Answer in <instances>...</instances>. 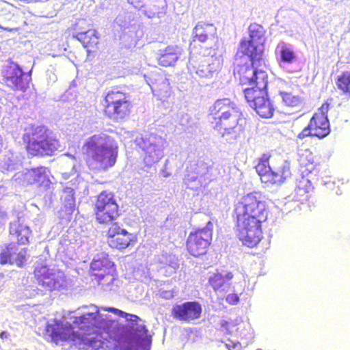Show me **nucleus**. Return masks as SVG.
Here are the masks:
<instances>
[{
  "label": "nucleus",
  "instance_id": "54",
  "mask_svg": "<svg viewBox=\"0 0 350 350\" xmlns=\"http://www.w3.org/2000/svg\"><path fill=\"white\" fill-rule=\"evenodd\" d=\"M0 29H3L4 30H6L8 31H12V29L8 28V27H3L0 25Z\"/></svg>",
  "mask_w": 350,
  "mask_h": 350
},
{
  "label": "nucleus",
  "instance_id": "51",
  "mask_svg": "<svg viewBox=\"0 0 350 350\" xmlns=\"http://www.w3.org/2000/svg\"><path fill=\"white\" fill-rule=\"evenodd\" d=\"M0 218L3 220L7 218V212L3 207H0Z\"/></svg>",
  "mask_w": 350,
  "mask_h": 350
},
{
  "label": "nucleus",
  "instance_id": "50",
  "mask_svg": "<svg viewBox=\"0 0 350 350\" xmlns=\"http://www.w3.org/2000/svg\"><path fill=\"white\" fill-rule=\"evenodd\" d=\"M161 296L166 299H170L174 297V293L170 291H163L161 293Z\"/></svg>",
  "mask_w": 350,
  "mask_h": 350
},
{
  "label": "nucleus",
  "instance_id": "57",
  "mask_svg": "<svg viewBox=\"0 0 350 350\" xmlns=\"http://www.w3.org/2000/svg\"><path fill=\"white\" fill-rule=\"evenodd\" d=\"M3 278V275L2 273H0V280H1Z\"/></svg>",
  "mask_w": 350,
  "mask_h": 350
},
{
  "label": "nucleus",
  "instance_id": "23",
  "mask_svg": "<svg viewBox=\"0 0 350 350\" xmlns=\"http://www.w3.org/2000/svg\"><path fill=\"white\" fill-rule=\"evenodd\" d=\"M189 168L193 170L206 184L213 180L219 174L217 169L210 160L204 161L199 159L196 163L191 164Z\"/></svg>",
  "mask_w": 350,
  "mask_h": 350
},
{
  "label": "nucleus",
  "instance_id": "15",
  "mask_svg": "<svg viewBox=\"0 0 350 350\" xmlns=\"http://www.w3.org/2000/svg\"><path fill=\"white\" fill-rule=\"evenodd\" d=\"M8 86L14 90L25 91L28 87L31 77L23 72L22 68L15 63H10L3 71Z\"/></svg>",
  "mask_w": 350,
  "mask_h": 350
},
{
  "label": "nucleus",
  "instance_id": "53",
  "mask_svg": "<svg viewBox=\"0 0 350 350\" xmlns=\"http://www.w3.org/2000/svg\"><path fill=\"white\" fill-rule=\"evenodd\" d=\"M162 174L164 177H167L170 175V174L166 172L165 170H162Z\"/></svg>",
  "mask_w": 350,
  "mask_h": 350
},
{
  "label": "nucleus",
  "instance_id": "3",
  "mask_svg": "<svg viewBox=\"0 0 350 350\" xmlns=\"http://www.w3.org/2000/svg\"><path fill=\"white\" fill-rule=\"evenodd\" d=\"M210 111L212 127L229 143L234 142L243 131L245 118L236 103L229 98L217 100Z\"/></svg>",
  "mask_w": 350,
  "mask_h": 350
},
{
  "label": "nucleus",
  "instance_id": "48",
  "mask_svg": "<svg viewBox=\"0 0 350 350\" xmlns=\"http://www.w3.org/2000/svg\"><path fill=\"white\" fill-rule=\"evenodd\" d=\"M46 77H47L48 83L49 84H52V83H55L57 79L56 75L54 72H53L52 71L48 70L46 72Z\"/></svg>",
  "mask_w": 350,
  "mask_h": 350
},
{
  "label": "nucleus",
  "instance_id": "26",
  "mask_svg": "<svg viewBox=\"0 0 350 350\" xmlns=\"http://www.w3.org/2000/svg\"><path fill=\"white\" fill-rule=\"evenodd\" d=\"M31 234V231L29 226L21 223L19 219L17 221L11 222L10 224L11 239H16L18 244H27Z\"/></svg>",
  "mask_w": 350,
  "mask_h": 350
},
{
  "label": "nucleus",
  "instance_id": "60",
  "mask_svg": "<svg viewBox=\"0 0 350 350\" xmlns=\"http://www.w3.org/2000/svg\"><path fill=\"white\" fill-rule=\"evenodd\" d=\"M256 350H262V349H257Z\"/></svg>",
  "mask_w": 350,
  "mask_h": 350
},
{
  "label": "nucleus",
  "instance_id": "19",
  "mask_svg": "<svg viewBox=\"0 0 350 350\" xmlns=\"http://www.w3.org/2000/svg\"><path fill=\"white\" fill-rule=\"evenodd\" d=\"M245 100L250 106L262 118H268L273 116L274 109L271 105L267 96L255 98L252 90H243Z\"/></svg>",
  "mask_w": 350,
  "mask_h": 350
},
{
  "label": "nucleus",
  "instance_id": "27",
  "mask_svg": "<svg viewBox=\"0 0 350 350\" xmlns=\"http://www.w3.org/2000/svg\"><path fill=\"white\" fill-rule=\"evenodd\" d=\"M310 122V126H313L314 129L315 137L322 139L329 134V122L327 116L314 115Z\"/></svg>",
  "mask_w": 350,
  "mask_h": 350
},
{
  "label": "nucleus",
  "instance_id": "24",
  "mask_svg": "<svg viewBox=\"0 0 350 350\" xmlns=\"http://www.w3.org/2000/svg\"><path fill=\"white\" fill-rule=\"evenodd\" d=\"M233 278L232 273L223 271L210 273L208 284L216 293H226L231 286V280Z\"/></svg>",
  "mask_w": 350,
  "mask_h": 350
},
{
  "label": "nucleus",
  "instance_id": "55",
  "mask_svg": "<svg viewBox=\"0 0 350 350\" xmlns=\"http://www.w3.org/2000/svg\"><path fill=\"white\" fill-rule=\"evenodd\" d=\"M163 84H164V86H165L166 88H168L169 83H168V82L167 81V80H166V79H165V81H164Z\"/></svg>",
  "mask_w": 350,
  "mask_h": 350
},
{
  "label": "nucleus",
  "instance_id": "21",
  "mask_svg": "<svg viewBox=\"0 0 350 350\" xmlns=\"http://www.w3.org/2000/svg\"><path fill=\"white\" fill-rule=\"evenodd\" d=\"M26 254L25 248L20 250L16 243H11L1 252L0 263L9 262L12 265H16L18 267H22L26 261Z\"/></svg>",
  "mask_w": 350,
  "mask_h": 350
},
{
  "label": "nucleus",
  "instance_id": "14",
  "mask_svg": "<svg viewBox=\"0 0 350 350\" xmlns=\"http://www.w3.org/2000/svg\"><path fill=\"white\" fill-rule=\"evenodd\" d=\"M217 40L215 26L213 24L199 22L192 30L190 44L199 42L212 52L217 47Z\"/></svg>",
  "mask_w": 350,
  "mask_h": 350
},
{
  "label": "nucleus",
  "instance_id": "33",
  "mask_svg": "<svg viewBox=\"0 0 350 350\" xmlns=\"http://www.w3.org/2000/svg\"><path fill=\"white\" fill-rule=\"evenodd\" d=\"M187 171L184 180L187 188L194 190L206 185L189 167H187Z\"/></svg>",
  "mask_w": 350,
  "mask_h": 350
},
{
  "label": "nucleus",
  "instance_id": "2",
  "mask_svg": "<svg viewBox=\"0 0 350 350\" xmlns=\"http://www.w3.org/2000/svg\"><path fill=\"white\" fill-rule=\"evenodd\" d=\"M234 211L239 239L248 247L256 245L262 237L261 224L267 218L265 202L249 193L236 205Z\"/></svg>",
  "mask_w": 350,
  "mask_h": 350
},
{
  "label": "nucleus",
  "instance_id": "46",
  "mask_svg": "<svg viewBox=\"0 0 350 350\" xmlns=\"http://www.w3.org/2000/svg\"><path fill=\"white\" fill-rule=\"evenodd\" d=\"M226 301L230 305H236L239 301V297L237 294L230 293L226 296Z\"/></svg>",
  "mask_w": 350,
  "mask_h": 350
},
{
  "label": "nucleus",
  "instance_id": "8",
  "mask_svg": "<svg viewBox=\"0 0 350 350\" xmlns=\"http://www.w3.org/2000/svg\"><path fill=\"white\" fill-rule=\"evenodd\" d=\"M38 290L44 294L67 289L68 282L64 273L46 265L37 266L34 270Z\"/></svg>",
  "mask_w": 350,
  "mask_h": 350
},
{
  "label": "nucleus",
  "instance_id": "40",
  "mask_svg": "<svg viewBox=\"0 0 350 350\" xmlns=\"http://www.w3.org/2000/svg\"><path fill=\"white\" fill-rule=\"evenodd\" d=\"M241 322V319H239V318H237L234 321H225V320H222L221 321V326L224 328H225V329L228 332H232V327L236 326V325H239L240 323Z\"/></svg>",
  "mask_w": 350,
  "mask_h": 350
},
{
  "label": "nucleus",
  "instance_id": "32",
  "mask_svg": "<svg viewBox=\"0 0 350 350\" xmlns=\"http://www.w3.org/2000/svg\"><path fill=\"white\" fill-rule=\"evenodd\" d=\"M283 174L282 175H274L273 170L271 169L269 172L265 174L260 177L262 183H273V184H280L284 181L288 177H289V172L288 171V167H284L283 170Z\"/></svg>",
  "mask_w": 350,
  "mask_h": 350
},
{
  "label": "nucleus",
  "instance_id": "45",
  "mask_svg": "<svg viewBox=\"0 0 350 350\" xmlns=\"http://www.w3.org/2000/svg\"><path fill=\"white\" fill-rule=\"evenodd\" d=\"M284 167H288V171L289 172V176H291V170H290V163L286 161H283L280 166L278 167V169L273 170L274 175H282L283 174V170H284Z\"/></svg>",
  "mask_w": 350,
  "mask_h": 350
},
{
  "label": "nucleus",
  "instance_id": "20",
  "mask_svg": "<svg viewBox=\"0 0 350 350\" xmlns=\"http://www.w3.org/2000/svg\"><path fill=\"white\" fill-rule=\"evenodd\" d=\"M108 243L112 248L122 250L127 247L133 241L134 236L117 224H113L108 230Z\"/></svg>",
  "mask_w": 350,
  "mask_h": 350
},
{
  "label": "nucleus",
  "instance_id": "36",
  "mask_svg": "<svg viewBox=\"0 0 350 350\" xmlns=\"http://www.w3.org/2000/svg\"><path fill=\"white\" fill-rule=\"evenodd\" d=\"M158 261L163 267L169 266L173 271H175L179 267L177 257L172 254H162L158 257Z\"/></svg>",
  "mask_w": 350,
  "mask_h": 350
},
{
  "label": "nucleus",
  "instance_id": "4",
  "mask_svg": "<svg viewBox=\"0 0 350 350\" xmlns=\"http://www.w3.org/2000/svg\"><path fill=\"white\" fill-rule=\"evenodd\" d=\"M118 148L113 138L105 133L89 137L82 148L88 157L87 165L89 169L96 172L106 171L115 164Z\"/></svg>",
  "mask_w": 350,
  "mask_h": 350
},
{
  "label": "nucleus",
  "instance_id": "25",
  "mask_svg": "<svg viewBox=\"0 0 350 350\" xmlns=\"http://www.w3.org/2000/svg\"><path fill=\"white\" fill-rule=\"evenodd\" d=\"M275 54L280 66L283 68L293 64L297 59L293 45L284 41H280L278 44Z\"/></svg>",
  "mask_w": 350,
  "mask_h": 350
},
{
  "label": "nucleus",
  "instance_id": "42",
  "mask_svg": "<svg viewBox=\"0 0 350 350\" xmlns=\"http://www.w3.org/2000/svg\"><path fill=\"white\" fill-rule=\"evenodd\" d=\"M20 166L21 164L18 162H14L11 159L9 158L4 162L3 167L7 171L12 172L17 170Z\"/></svg>",
  "mask_w": 350,
  "mask_h": 350
},
{
  "label": "nucleus",
  "instance_id": "12",
  "mask_svg": "<svg viewBox=\"0 0 350 350\" xmlns=\"http://www.w3.org/2000/svg\"><path fill=\"white\" fill-rule=\"evenodd\" d=\"M96 217L100 224L112 222L118 216V205L111 193L101 192L95 204Z\"/></svg>",
  "mask_w": 350,
  "mask_h": 350
},
{
  "label": "nucleus",
  "instance_id": "18",
  "mask_svg": "<svg viewBox=\"0 0 350 350\" xmlns=\"http://www.w3.org/2000/svg\"><path fill=\"white\" fill-rule=\"evenodd\" d=\"M149 18H162L165 14V0H128Z\"/></svg>",
  "mask_w": 350,
  "mask_h": 350
},
{
  "label": "nucleus",
  "instance_id": "17",
  "mask_svg": "<svg viewBox=\"0 0 350 350\" xmlns=\"http://www.w3.org/2000/svg\"><path fill=\"white\" fill-rule=\"evenodd\" d=\"M202 311V308L199 302L187 301L174 305L172 310V314L176 320L190 322L198 319Z\"/></svg>",
  "mask_w": 350,
  "mask_h": 350
},
{
  "label": "nucleus",
  "instance_id": "16",
  "mask_svg": "<svg viewBox=\"0 0 350 350\" xmlns=\"http://www.w3.org/2000/svg\"><path fill=\"white\" fill-rule=\"evenodd\" d=\"M114 263L109 259L108 254L105 252L96 254L90 265V271L92 275L98 278V282L107 278L109 281L113 280L112 272Z\"/></svg>",
  "mask_w": 350,
  "mask_h": 350
},
{
  "label": "nucleus",
  "instance_id": "39",
  "mask_svg": "<svg viewBox=\"0 0 350 350\" xmlns=\"http://www.w3.org/2000/svg\"><path fill=\"white\" fill-rule=\"evenodd\" d=\"M310 191L308 190V189H301L295 187V198L297 201H304L305 200H307L308 198L309 192Z\"/></svg>",
  "mask_w": 350,
  "mask_h": 350
},
{
  "label": "nucleus",
  "instance_id": "6",
  "mask_svg": "<svg viewBox=\"0 0 350 350\" xmlns=\"http://www.w3.org/2000/svg\"><path fill=\"white\" fill-rule=\"evenodd\" d=\"M259 66H251L250 64H237L234 69V77L239 80L241 85H248L250 88L243 90H252L255 98L267 96V74L259 69Z\"/></svg>",
  "mask_w": 350,
  "mask_h": 350
},
{
  "label": "nucleus",
  "instance_id": "29",
  "mask_svg": "<svg viewBox=\"0 0 350 350\" xmlns=\"http://www.w3.org/2000/svg\"><path fill=\"white\" fill-rule=\"evenodd\" d=\"M35 184L38 187L44 188L45 190L51 189V182L49 178L50 172L45 167H38L31 168Z\"/></svg>",
  "mask_w": 350,
  "mask_h": 350
},
{
  "label": "nucleus",
  "instance_id": "38",
  "mask_svg": "<svg viewBox=\"0 0 350 350\" xmlns=\"http://www.w3.org/2000/svg\"><path fill=\"white\" fill-rule=\"evenodd\" d=\"M280 94L283 102L287 106H297L300 103V98L299 96L292 95L291 93L280 92Z\"/></svg>",
  "mask_w": 350,
  "mask_h": 350
},
{
  "label": "nucleus",
  "instance_id": "28",
  "mask_svg": "<svg viewBox=\"0 0 350 350\" xmlns=\"http://www.w3.org/2000/svg\"><path fill=\"white\" fill-rule=\"evenodd\" d=\"M73 38L81 42L84 48L87 51H90V48H93L98 43V37L97 32L94 29H88L85 31L77 32L73 34Z\"/></svg>",
  "mask_w": 350,
  "mask_h": 350
},
{
  "label": "nucleus",
  "instance_id": "34",
  "mask_svg": "<svg viewBox=\"0 0 350 350\" xmlns=\"http://www.w3.org/2000/svg\"><path fill=\"white\" fill-rule=\"evenodd\" d=\"M12 178L18 184L28 185L35 184L31 169H25L14 174Z\"/></svg>",
  "mask_w": 350,
  "mask_h": 350
},
{
  "label": "nucleus",
  "instance_id": "13",
  "mask_svg": "<svg viewBox=\"0 0 350 350\" xmlns=\"http://www.w3.org/2000/svg\"><path fill=\"white\" fill-rule=\"evenodd\" d=\"M213 225L208 221L206 226L191 232L187 241L188 252L193 256L203 255L212 240Z\"/></svg>",
  "mask_w": 350,
  "mask_h": 350
},
{
  "label": "nucleus",
  "instance_id": "56",
  "mask_svg": "<svg viewBox=\"0 0 350 350\" xmlns=\"http://www.w3.org/2000/svg\"><path fill=\"white\" fill-rule=\"evenodd\" d=\"M63 175L65 179H68L70 177L69 174H68L67 173H64Z\"/></svg>",
  "mask_w": 350,
  "mask_h": 350
},
{
  "label": "nucleus",
  "instance_id": "43",
  "mask_svg": "<svg viewBox=\"0 0 350 350\" xmlns=\"http://www.w3.org/2000/svg\"><path fill=\"white\" fill-rule=\"evenodd\" d=\"M255 168L256 172L259 175L260 178L271 170V168L265 162L258 163Z\"/></svg>",
  "mask_w": 350,
  "mask_h": 350
},
{
  "label": "nucleus",
  "instance_id": "37",
  "mask_svg": "<svg viewBox=\"0 0 350 350\" xmlns=\"http://www.w3.org/2000/svg\"><path fill=\"white\" fill-rule=\"evenodd\" d=\"M338 88L344 92H349L350 90V71H346L338 77L337 81Z\"/></svg>",
  "mask_w": 350,
  "mask_h": 350
},
{
  "label": "nucleus",
  "instance_id": "7",
  "mask_svg": "<svg viewBox=\"0 0 350 350\" xmlns=\"http://www.w3.org/2000/svg\"><path fill=\"white\" fill-rule=\"evenodd\" d=\"M250 40L241 42L239 51L245 57L243 59L248 60L251 66H260L266 40L265 30L262 25L256 23L251 24L248 28Z\"/></svg>",
  "mask_w": 350,
  "mask_h": 350
},
{
  "label": "nucleus",
  "instance_id": "52",
  "mask_svg": "<svg viewBox=\"0 0 350 350\" xmlns=\"http://www.w3.org/2000/svg\"><path fill=\"white\" fill-rule=\"evenodd\" d=\"M10 337V334L8 332L3 331L0 333V338L2 339H6Z\"/></svg>",
  "mask_w": 350,
  "mask_h": 350
},
{
  "label": "nucleus",
  "instance_id": "9",
  "mask_svg": "<svg viewBox=\"0 0 350 350\" xmlns=\"http://www.w3.org/2000/svg\"><path fill=\"white\" fill-rule=\"evenodd\" d=\"M135 142L144 152V161L147 166L153 165L163 158L167 145L165 138L155 133L137 137Z\"/></svg>",
  "mask_w": 350,
  "mask_h": 350
},
{
  "label": "nucleus",
  "instance_id": "47",
  "mask_svg": "<svg viewBox=\"0 0 350 350\" xmlns=\"http://www.w3.org/2000/svg\"><path fill=\"white\" fill-rule=\"evenodd\" d=\"M329 111V104L324 103L322 105L321 108L319 109V112L316 113L314 115H323L324 116L327 117V112Z\"/></svg>",
  "mask_w": 350,
  "mask_h": 350
},
{
  "label": "nucleus",
  "instance_id": "49",
  "mask_svg": "<svg viewBox=\"0 0 350 350\" xmlns=\"http://www.w3.org/2000/svg\"><path fill=\"white\" fill-rule=\"evenodd\" d=\"M244 328H245V329L247 330V333L241 332L240 334H239V336L241 338H252V333L250 332L251 329H250V325H247V328H246L244 326Z\"/></svg>",
  "mask_w": 350,
  "mask_h": 350
},
{
  "label": "nucleus",
  "instance_id": "35",
  "mask_svg": "<svg viewBox=\"0 0 350 350\" xmlns=\"http://www.w3.org/2000/svg\"><path fill=\"white\" fill-rule=\"evenodd\" d=\"M299 162L300 165L312 172L314 169V157L309 150H304L299 153Z\"/></svg>",
  "mask_w": 350,
  "mask_h": 350
},
{
  "label": "nucleus",
  "instance_id": "30",
  "mask_svg": "<svg viewBox=\"0 0 350 350\" xmlns=\"http://www.w3.org/2000/svg\"><path fill=\"white\" fill-rule=\"evenodd\" d=\"M134 16L132 12L122 10L120 12L113 22L114 28L126 30L133 25Z\"/></svg>",
  "mask_w": 350,
  "mask_h": 350
},
{
  "label": "nucleus",
  "instance_id": "41",
  "mask_svg": "<svg viewBox=\"0 0 350 350\" xmlns=\"http://www.w3.org/2000/svg\"><path fill=\"white\" fill-rule=\"evenodd\" d=\"M313 126H310V122L303 129V131L299 133L297 135V138L299 139H303L304 138L308 136H315L314 135V129H313Z\"/></svg>",
  "mask_w": 350,
  "mask_h": 350
},
{
  "label": "nucleus",
  "instance_id": "59",
  "mask_svg": "<svg viewBox=\"0 0 350 350\" xmlns=\"http://www.w3.org/2000/svg\"><path fill=\"white\" fill-rule=\"evenodd\" d=\"M239 329H240V327H237V331L239 332Z\"/></svg>",
  "mask_w": 350,
  "mask_h": 350
},
{
  "label": "nucleus",
  "instance_id": "58",
  "mask_svg": "<svg viewBox=\"0 0 350 350\" xmlns=\"http://www.w3.org/2000/svg\"><path fill=\"white\" fill-rule=\"evenodd\" d=\"M74 170H75V165H73L72 171H74Z\"/></svg>",
  "mask_w": 350,
  "mask_h": 350
},
{
  "label": "nucleus",
  "instance_id": "11",
  "mask_svg": "<svg viewBox=\"0 0 350 350\" xmlns=\"http://www.w3.org/2000/svg\"><path fill=\"white\" fill-rule=\"evenodd\" d=\"M221 68L220 60L213 57L211 51L203 53V56L194 57L191 55L187 64L189 73L199 77H211L213 75Z\"/></svg>",
  "mask_w": 350,
  "mask_h": 350
},
{
  "label": "nucleus",
  "instance_id": "10",
  "mask_svg": "<svg viewBox=\"0 0 350 350\" xmlns=\"http://www.w3.org/2000/svg\"><path fill=\"white\" fill-rule=\"evenodd\" d=\"M105 113L111 119L120 120L129 116L131 108L129 95L115 88L105 97Z\"/></svg>",
  "mask_w": 350,
  "mask_h": 350
},
{
  "label": "nucleus",
  "instance_id": "22",
  "mask_svg": "<svg viewBox=\"0 0 350 350\" xmlns=\"http://www.w3.org/2000/svg\"><path fill=\"white\" fill-rule=\"evenodd\" d=\"M182 51L177 45H169L158 50L156 53L158 64L164 67L174 66L180 57Z\"/></svg>",
  "mask_w": 350,
  "mask_h": 350
},
{
  "label": "nucleus",
  "instance_id": "5",
  "mask_svg": "<svg viewBox=\"0 0 350 350\" xmlns=\"http://www.w3.org/2000/svg\"><path fill=\"white\" fill-rule=\"evenodd\" d=\"M44 126L29 124L24 129L23 142L28 153L33 156L53 155L59 147L57 139L49 137Z\"/></svg>",
  "mask_w": 350,
  "mask_h": 350
},
{
  "label": "nucleus",
  "instance_id": "31",
  "mask_svg": "<svg viewBox=\"0 0 350 350\" xmlns=\"http://www.w3.org/2000/svg\"><path fill=\"white\" fill-rule=\"evenodd\" d=\"M74 189L70 187H66L64 189L62 196L65 212L68 215L72 214L75 208V198L74 197Z\"/></svg>",
  "mask_w": 350,
  "mask_h": 350
},
{
  "label": "nucleus",
  "instance_id": "44",
  "mask_svg": "<svg viewBox=\"0 0 350 350\" xmlns=\"http://www.w3.org/2000/svg\"><path fill=\"white\" fill-rule=\"evenodd\" d=\"M296 187L301 188V189H308V190L311 191L312 189L311 182L304 177H302L301 180H299L297 184Z\"/></svg>",
  "mask_w": 350,
  "mask_h": 350
},
{
  "label": "nucleus",
  "instance_id": "1",
  "mask_svg": "<svg viewBox=\"0 0 350 350\" xmlns=\"http://www.w3.org/2000/svg\"><path fill=\"white\" fill-rule=\"evenodd\" d=\"M104 310L125 319L126 324L120 326L110 315L101 313L95 305L84 306L70 312L75 314L68 318L50 319L43 329L39 327V334L56 343L71 340L80 348L95 347L98 342L114 337L124 342L129 350L150 349L151 336L141 318L115 308Z\"/></svg>",
  "mask_w": 350,
  "mask_h": 350
}]
</instances>
